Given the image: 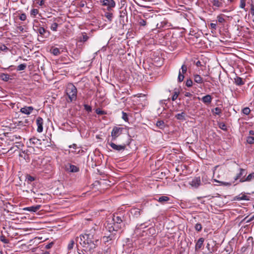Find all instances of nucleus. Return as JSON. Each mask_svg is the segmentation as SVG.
<instances>
[{
  "instance_id": "obj_57",
  "label": "nucleus",
  "mask_w": 254,
  "mask_h": 254,
  "mask_svg": "<svg viewBox=\"0 0 254 254\" xmlns=\"http://www.w3.org/2000/svg\"><path fill=\"white\" fill-rule=\"evenodd\" d=\"M53 245H54L53 242L50 243L45 246V248L46 249H51L53 247Z\"/></svg>"
},
{
  "instance_id": "obj_36",
  "label": "nucleus",
  "mask_w": 254,
  "mask_h": 254,
  "mask_svg": "<svg viewBox=\"0 0 254 254\" xmlns=\"http://www.w3.org/2000/svg\"><path fill=\"white\" fill-rule=\"evenodd\" d=\"M105 16L109 20V21H111L113 18V13L106 12L105 14Z\"/></svg>"
},
{
  "instance_id": "obj_54",
  "label": "nucleus",
  "mask_w": 254,
  "mask_h": 254,
  "mask_svg": "<svg viewBox=\"0 0 254 254\" xmlns=\"http://www.w3.org/2000/svg\"><path fill=\"white\" fill-rule=\"evenodd\" d=\"M18 148V146L17 145H14L11 147L7 152H9L10 151H11L12 152H14L17 150Z\"/></svg>"
},
{
  "instance_id": "obj_22",
  "label": "nucleus",
  "mask_w": 254,
  "mask_h": 254,
  "mask_svg": "<svg viewBox=\"0 0 254 254\" xmlns=\"http://www.w3.org/2000/svg\"><path fill=\"white\" fill-rule=\"evenodd\" d=\"M234 83L238 86H241L245 84L243 79L239 76H236L234 78Z\"/></svg>"
},
{
  "instance_id": "obj_37",
  "label": "nucleus",
  "mask_w": 254,
  "mask_h": 254,
  "mask_svg": "<svg viewBox=\"0 0 254 254\" xmlns=\"http://www.w3.org/2000/svg\"><path fill=\"white\" fill-rule=\"evenodd\" d=\"M58 26V24L57 22H54L52 24L51 26V29L53 31H56L57 30Z\"/></svg>"
},
{
  "instance_id": "obj_60",
  "label": "nucleus",
  "mask_w": 254,
  "mask_h": 254,
  "mask_svg": "<svg viewBox=\"0 0 254 254\" xmlns=\"http://www.w3.org/2000/svg\"><path fill=\"white\" fill-rule=\"evenodd\" d=\"M184 95L186 97H191L192 96V94L191 93H190V92H186L185 93Z\"/></svg>"
},
{
  "instance_id": "obj_1",
  "label": "nucleus",
  "mask_w": 254,
  "mask_h": 254,
  "mask_svg": "<svg viewBox=\"0 0 254 254\" xmlns=\"http://www.w3.org/2000/svg\"><path fill=\"white\" fill-rule=\"evenodd\" d=\"M65 92L69 100L68 102H71L76 100L77 90L72 83H69L67 84Z\"/></svg>"
},
{
  "instance_id": "obj_4",
  "label": "nucleus",
  "mask_w": 254,
  "mask_h": 254,
  "mask_svg": "<svg viewBox=\"0 0 254 254\" xmlns=\"http://www.w3.org/2000/svg\"><path fill=\"white\" fill-rule=\"evenodd\" d=\"M37 23H38L37 22ZM33 29L37 33H39L42 37H44L45 34L47 33V35H50V32L47 31L43 26H41L40 24H34L33 26Z\"/></svg>"
},
{
  "instance_id": "obj_55",
  "label": "nucleus",
  "mask_w": 254,
  "mask_h": 254,
  "mask_svg": "<svg viewBox=\"0 0 254 254\" xmlns=\"http://www.w3.org/2000/svg\"><path fill=\"white\" fill-rule=\"evenodd\" d=\"M178 95H179V93L177 92H175L174 93V94L172 96V100L173 101H175L177 99V98H178Z\"/></svg>"
},
{
  "instance_id": "obj_51",
  "label": "nucleus",
  "mask_w": 254,
  "mask_h": 254,
  "mask_svg": "<svg viewBox=\"0 0 254 254\" xmlns=\"http://www.w3.org/2000/svg\"><path fill=\"white\" fill-rule=\"evenodd\" d=\"M219 127L223 130H227V127L226 126L224 123H220L219 124Z\"/></svg>"
},
{
  "instance_id": "obj_28",
  "label": "nucleus",
  "mask_w": 254,
  "mask_h": 254,
  "mask_svg": "<svg viewBox=\"0 0 254 254\" xmlns=\"http://www.w3.org/2000/svg\"><path fill=\"white\" fill-rule=\"evenodd\" d=\"M0 77L4 81H7L10 79L9 75L4 73H2L0 74Z\"/></svg>"
},
{
  "instance_id": "obj_25",
  "label": "nucleus",
  "mask_w": 254,
  "mask_h": 254,
  "mask_svg": "<svg viewBox=\"0 0 254 254\" xmlns=\"http://www.w3.org/2000/svg\"><path fill=\"white\" fill-rule=\"evenodd\" d=\"M69 148H72L74 149V150H75L74 151H71L73 153L75 154H79L81 151L83 152V150L80 149H79L78 151L76 150V149H77V145L75 143H73L72 145H69Z\"/></svg>"
},
{
  "instance_id": "obj_41",
  "label": "nucleus",
  "mask_w": 254,
  "mask_h": 254,
  "mask_svg": "<svg viewBox=\"0 0 254 254\" xmlns=\"http://www.w3.org/2000/svg\"><path fill=\"white\" fill-rule=\"evenodd\" d=\"M248 216L245 217L242 221V222L245 221L247 223H250V222L252 221L253 220H254V215L252 216L250 219H247Z\"/></svg>"
},
{
  "instance_id": "obj_2",
  "label": "nucleus",
  "mask_w": 254,
  "mask_h": 254,
  "mask_svg": "<svg viewBox=\"0 0 254 254\" xmlns=\"http://www.w3.org/2000/svg\"><path fill=\"white\" fill-rule=\"evenodd\" d=\"M124 129L125 128L122 127L117 126L114 127L111 133V136L112 137L111 140H116L117 138L122 134Z\"/></svg>"
},
{
  "instance_id": "obj_3",
  "label": "nucleus",
  "mask_w": 254,
  "mask_h": 254,
  "mask_svg": "<svg viewBox=\"0 0 254 254\" xmlns=\"http://www.w3.org/2000/svg\"><path fill=\"white\" fill-rule=\"evenodd\" d=\"M123 218V216H119L118 214H114L113 215L112 221L116 223L117 226L115 227L116 229H122L124 226Z\"/></svg>"
},
{
  "instance_id": "obj_18",
  "label": "nucleus",
  "mask_w": 254,
  "mask_h": 254,
  "mask_svg": "<svg viewBox=\"0 0 254 254\" xmlns=\"http://www.w3.org/2000/svg\"><path fill=\"white\" fill-rule=\"evenodd\" d=\"M234 200H249L250 198L249 197L246 195L245 194L241 193L237 196H236L234 198Z\"/></svg>"
},
{
  "instance_id": "obj_29",
  "label": "nucleus",
  "mask_w": 254,
  "mask_h": 254,
  "mask_svg": "<svg viewBox=\"0 0 254 254\" xmlns=\"http://www.w3.org/2000/svg\"><path fill=\"white\" fill-rule=\"evenodd\" d=\"M25 178V181H27L28 184H30L35 180V178L34 177L28 174L26 175Z\"/></svg>"
},
{
  "instance_id": "obj_43",
  "label": "nucleus",
  "mask_w": 254,
  "mask_h": 254,
  "mask_svg": "<svg viewBox=\"0 0 254 254\" xmlns=\"http://www.w3.org/2000/svg\"><path fill=\"white\" fill-rule=\"evenodd\" d=\"M0 240L4 244H8L9 243L8 240L3 235L0 237Z\"/></svg>"
},
{
  "instance_id": "obj_32",
  "label": "nucleus",
  "mask_w": 254,
  "mask_h": 254,
  "mask_svg": "<svg viewBox=\"0 0 254 254\" xmlns=\"http://www.w3.org/2000/svg\"><path fill=\"white\" fill-rule=\"evenodd\" d=\"M9 139L10 141H14L20 139V137L19 135H12L9 136Z\"/></svg>"
},
{
  "instance_id": "obj_63",
  "label": "nucleus",
  "mask_w": 254,
  "mask_h": 254,
  "mask_svg": "<svg viewBox=\"0 0 254 254\" xmlns=\"http://www.w3.org/2000/svg\"><path fill=\"white\" fill-rule=\"evenodd\" d=\"M249 134L254 135V131L253 130H250L249 131Z\"/></svg>"
},
{
  "instance_id": "obj_61",
  "label": "nucleus",
  "mask_w": 254,
  "mask_h": 254,
  "mask_svg": "<svg viewBox=\"0 0 254 254\" xmlns=\"http://www.w3.org/2000/svg\"><path fill=\"white\" fill-rule=\"evenodd\" d=\"M210 26H211V28H212V29H216V24H215V23H211Z\"/></svg>"
},
{
  "instance_id": "obj_33",
  "label": "nucleus",
  "mask_w": 254,
  "mask_h": 254,
  "mask_svg": "<svg viewBox=\"0 0 254 254\" xmlns=\"http://www.w3.org/2000/svg\"><path fill=\"white\" fill-rule=\"evenodd\" d=\"M51 52L55 56H58L60 54V50L58 48H53Z\"/></svg>"
},
{
  "instance_id": "obj_9",
  "label": "nucleus",
  "mask_w": 254,
  "mask_h": 254,
  "mask_svg": "<svg viewBox=\"0 0 254 254\" xmlns=\"http://www.w3.org/2000/svg\"><path fill=\"white\" fill-rule=\"evenodd\" d=\"M27 144L28 147H33L34 146L38 147L41 144V140L38 139L37 138L33 137L29 139V141L28 142H27Z\"/></svg>"
},
{
  "instance_id": "obj_15",
  "label": "nucleus",
  "mask_w": 254,
  "mask_h": 254,
  "mask_svg": "<svg viewBox=\"0 0 254 254\" xmlns=\"http://www.w3.org/2000/svg\"><path fill=\"white\" fill-rule=\"evenodd\" d=\"M254 179V173L250 174L247 177L244 176L239 181L240 183H243L245 182H250Z\"/></svg>"
},
{
  "instance_id": "obj_52",
  "label": "nucleus",
  "mask_w": 254,
  "mask_h": 254,
  "mask_svg": "<svg viewBox=\"0 0 254 254\" xmlns=\"http://www.w3.org/2000/svg\"><path fill=\"white\" fill-rule=\"evenodd\" d=\"M139 24L140 26H144L146 25V21L144 19H140L139 21Z\"/></svg>"
},
{
  "instance_id": "obj_40",
  "label": "nucleus",
  "mask_w": 254,
  "mask_h": 254,
  "mask_svg": "<svg viewBox=\"0 0 254 254\" xmlns=\"http://www.w3.org/2000/svg\"><path fill=\"white\" fill-rule=\"evenodd\" d=\"M250 112L251 110L249 107H245L242 110V113L246 115H248Z\"/></svg>"
},
{
  "instance_id": "obj_56",
  "label": "nucleus",
  "mask_w": 254,
  "mask_h": 254,
  "mask_svg": "<svg viewBox=\"0 0 254 254\" xmlns=\"http://www.w3.org/2000/svg\"><path fill=\"white\" fill-rule=\"evenodd\" d=\"M246 5V0H241L240 7L244 8Z\"/></svg>"
},
{
  "instance_id": "obj_62",
  "label": "nucleus",
  "mask_w": 254,
  "mask_h": 254,
  "mask_svg": "<svg viewBox=\"0 0 254 254\" xmlns=\"http://www.w3.org/2000/svg\"><path fill=\"white\" fill-rule=\"evenodd\" d=\"M18 29L20 31L22 32L24 30V28L22 26H20L17 27Z\"/></svg>"
},
{
  "instance_id": "obj_17",
  "label": "nucleus",
  "mask_w": 254,
  "mask_h": 254,
  "mask_svg": "<svg viewBox=\"0 0 254 254\" xmlns=\"http://www.w3.org/2000/svg\"><path fill=\"white\" fill-rule=\"evenodd\" d=\"M41 208L40 205H36L35 206H32L30 207H25L23 209L24 210H27L31 212H36L40 209Z\"/></svg>"
},
{
  "instance_id": "obj_34",
  "label": "nucleus",
  "mask_w": 254,
  "mask_h": 254,
  "mask_svg": "<svg viewBox=\"0 0 254 254\" xmlns=\"http://www.w3.org/2000/svg\"><path fill=\"white\" fill-rule=\"evenodd\" d=\"M39 13V10L37 9H32L30 11V15L33 16L35 17L38 13Z\"/></svg>"
},
{
  "instance_id": "obj_35",
  "label": "nucleus",
  "mask_w": 254,
  "mask_h": 254,
  "mask_svg": "<svg viewBox=\"0 0 254 254\" xmlns=\"http://www.w3.org/2000/svg\"><path fill=\"white\" fill-rule=\"evenodd\" d=\"M195 230L197 232H200L202 230V226L200 223H196L194 226Z\"/></svg>"
},
{
  "instance_id": "obj_50",
  "label": "nucleus",
  "mask_w": 254,
  "mask_h": 254,
  "mask_svg": "<svg viewBox=\"0 0 254 254\" xmlns=\"http://www.w3.org/2000/svg\"><path fill=\"white\" fill-rule=\"evenodd\" d=\"M84 109L87 111L88 112H91L92 111V108L91 106L87 105V104H85L84 105Z\"/></svg>"
},
{
  "instance_id": "obj_6",
  "label": "nucleus",
  "mask_w": 254,
  "mask_h": 254,
  "mask_svg": "<svg viewBox=\"0 0 254 254\" xmlns=\"http://www.w3.org/2000/svg\"><path fill=\"white\" fill-rule=\"evenodd\" d=\"M102 5L107 6L108 11H111L116 6V2L114 0H101Z\"/></svg>"
},
{
  "instance_id": "obj_14",
  "label": "nucleus",
  "mask_w": 254,
  "mask_h": 254,
  "mask_svg": "<svg viewBox=\"0 0 254 254\" xmlns=\"http://www.w3.org/2000/svg\"><path fill=\"white\" fill-rule=\"evenodd\" d=\"M33 110L34 108L32 106H25L20 109V112L26 115H29L32 113Z\"/></svg>"
},
{
  "instance_id": "obj_13",
  "label": "nucleus",
  "mask_w": 254,
  "mask_h": 254,
  "mask_svg": "<svg viewBox=\"0 0 254 254\" xmlns=\"http://www.w3.org/2000/svg\"><path fill=\"white\" fill-rule=\"evenodd\" d=\"M247 174V172L245 169L240 168L239 169V173H238L235 177L234 178V180L235 181H237L239 179V181L241 180V178L243 177L244 176L245 177V176Z\"/></svg>"
},
{
  "instance_id": "obj_44",
  "label": "nucleus",
  "mask_w": 254,
  "mask_h": 254,
  "mask_svg": "<svg viewBox=\"0 0 254 254\" xmlns=\"http://www.w3.org/2000/svg\"><path fill=\"white\" fill-rule=\"evenodd\" d=\"M193 82L191 79H188L186 82V85L188 87H190L192 86Z\"/></svg>"
},
{
  "instance_id": "obj_48",
  "label": "nucleus",
  "mask_w": 254,
  "mask_h": 254,
  "mask_svg": "<svg viewBox=\"0 0 254 254\" xmlns=\"http://www.w3.org/2000/svg\"><path fill=\"white\" fill-rule=\"evenodd\" d=\"M122 119L126 122H127L128 121V116H127V114L124 112H122Z\"/></svg>"
},
{
  "instance_id": "obj_12",
  "label": "nucleus",
  "mask_w": 254,
  "mask_h": 254,
  "mask_svg": "<svg viewBox=\"0 0 254 254\" xmlns=\"http://www.w3.org/2000/svg\"><path fill=\"white\" fill-rule=\"evenodd\" d=\"M190 184L193 187L198 188L201 184V180L199 177H195L190 182Z\"/></svg>"
},
{
  "instance_id": "obj_24",
  "label": "nucleus",
  "mask_w": 254,
  "mask_h": 254,
  "mask_svg": "<svg viewBox=\"0 0 254 254\" xmlns=\"http://www.w3.org/2000/svg\"><path fill=\"white\" fill-rule=\"evenodd\" d=\"M186 113L185 112H182L181 113L177 114L175 116V118L179 120L185 121Z\"/></svg>"
},
{
  "instance_id": "obj_26",
  "label": "nucleus",
  "mask_w": 254,
  "mask_h": 254,
  "mask_svg": "<svg viewBox=\"0 0 254 254\" xmlns=\"http://www.w3.org/2000/svg\"><path fill=\"white\" fill-rule=\"evenodd\" d=\"M70 172L72 173L78 172L79 171V168L73 165H70L68 169Z\"/></svg>"
},
{
  "instance_id": "obj_58",
  "label": "nucleus",
  "mask_w": 254,
  "mask_h": 254,
  "mask_svg": "<svg viewBox=\"0 0 254 254\" xmlns=\"http://www.w3.org/2000/svg\"><path fill=\"white\" fill-rule=\"evenodd\" d=\"M37 3L40 6H42L45 4V0H38L37 1Z\"/></svg>"
},
{
  "instance_id": "obj_8",
  "label": "nucleus",
  "mask_w": 254,
  "mask_h": 254,
  "mask_svg": "<svg viewBox=\"0 0 254 254\" xmlns=\"http://www.w3.org/2000/svg\"><path fill=\"white\" fill-rule=\"evenodd\" d=\"M117 226V224L115 222L111 221V222H108L106 226V229L110 233H115L121 229H116L115 227Z\"/></svg>"
},
{
  "instance_id": "obj_46",
  "label": "nucleus",
  "mask_w": 254,
  "mask_h": 254,
  "mask_svg": "<svg viewBox=\"0 0 254 254\" xmlns=\"http://www.w3.org/2000/svg\"><path fill=\"white\" fill-rule=\"evenodd\" d=\"M96 113L97 114L100 115H105L106 114L104 111L101 110L99 108H98L96 110Z\"/></svg>"
},
{
  "instance_id": "obj_49",
  "label": "nucleus",
  "mask_w": 254,
  "mask_h": 254,
  "mask_svg": "<svg viewBox=\"0 0 254 254\" xmlns=\"http://www.w3.org/2000/svg\"><path fill=\"white\" fill-rule=\"evenodd\" d=\"M217 20L219 23H223L225 22V19L221 15H219L217 16Z\"/></svg>"
},
{
  "instance_id": "obj_23",
  "label": "nucleus",
  "mask_w": 254,
  "mask_h": 254,
  "mask_svg": "<svg viewBox=\"0 0 254 254\" xmlns=\"http://www.w3.org/2000/svg\"><path fill=\"white\" fill-rule=\"evenodd\" d=\"M193 79L194 82L198 84H201L203 83L202 78L200 76V75L197 74H194L193 75Z\"/></svg>"
},
{
  "instance_id": "obj_42",
  "label": "nucleus",
  "mask_w": 254,
  "mask_h": 254,
  "mask_svg": "<svg viewBox=\"0 0 254 254\" xmlns=\"http://www.w3.org/2000/svg\"><path fill=\"white\" fill-rule=\"evenodd\" d=\"M247 141L249 144H252L254 143V137L251 136L247 137Z\"/></svg>"
},
{
  "instance_id": "obj_19",
  "label": "nucleus",
  "mask_w": 254,
  "mask_h": 254,
  "mask_svg": "<svg viewBox=\"0 0 254 254\" xmlns=\"http://www.w3.org/2000/svg\"><path fill=\"white\" fill-rule=\"evenodd\" d=\"M130 213L134 217L138 218L140 215L141 210L138 208H133L130 210Z\"/></svg>"
},
{
  "instance_id": "obj_59",
  "label": "nucleus",
  "mask_w": 254,
  "mask_h": 254,
  "mask_svg": "<svg viewBox=\"0 0 254 254\" xmlns=\"http://www.w3.org/2000/svg\"><path fill=\"white\" fill-rule=\"evenodd\" d=\"M251 13L252 15H254V5L253 4H251Z\"/></svg>"
},
{
  "instance_id": "obj_38",
  "label": "nucleus",
  "mask_w": 254,
  "mask_h": 254,
  "mask_svg": "<svg viewBox=\"0 0 254 254\" xmlns=\"http://www.w3.org/2000/svg\"><path fill=\"white\" fill-rule=\"evenodd\" d=\"M26 67V64H19L17 68V70H24Z\"/></svg>"
},
{
  "instance_id": "obj_10",
  "label": "nucleus",
  "mask_w": 254,
  "mask_h": 254,
  "mask_svg": "<svg viewBox=\"0 0 254 254\" xmlns=\"http://www.w3.org/2000/svg\"><path fill=\"white\" fill-rule=\"evenodd\" d=\"M44 121L42 118L40 117H37L36 119V124L37 126V132L40 133L42 132L43 130V125Z\"/></svg>"
},
{
  "instance_id": "obj_53",
  "label": "nucleus",
  "mask_w": 254,
  "mask_h": 254,
  "mask_svg": "<svg viewBox=\"0 0 254 254\" xmlns=\"http://www.w3.org/2000/svg\"><path fill=\"white\" fill-rule=\"evenodd\" d=\"M26 14L25 13H22L20 16H19V19L21 20V21H24L26 19Z\"/></svg>"
},
{
  "instance_id": "obj_7",
  "label": "nucleus",
  "mask_w": 254,
  "mask_h": 254,
  "mask_svg": "<svg viewBox=\"0 0 254 254\" xmlns=\"http://www.w3.org/2000/svg\"><path fill=\"white\" fill-rule=\"evenodd\" d=\"M114 141H112L111 142L109 141V140L107 141V143L111 146V147L114 150L117 151H124L126 148V144L123 145H117L113 142Z\"/></svg>"
},
{
  "instance_id": "obj_11",
  "label": "nucleus",
  "mask_w": 254,
  "mask_h": 254,
  "mask_svg": "<svg viewBox=\"0 0 254 254\" xmlns=\"http://www.w3.org/2000/svg\"><path fill=\"white\" fill-rule=\"evenodd\" d=\"M198 99L201 100L204 104L209 105L211 103L213 98L211 95L207 94L202 97L201 99L198 97Z\"/></svg>"
},
{
  "instance_id": "obj_39",
  "label": "nucleus",
  "mask_w": 254,
  "mask_h": 254,
  "mask_svg": "<svg viewBox=\"0 0 254 254\" xmlns=\"http://www.w3.org/2000/svg\"><path fill=\"white\" fill-rule=\"evenodd\" d=\"M221 109L219 108V107H216L213 110V114L214 115H220L221 113Z\"/></svg>"
},
{
  "instance_id": "obj_30",
  "label": "nucleus",
  "mask_w": 254,
  "mask_h": 254,
  "mask_svg": "<svg viewBox=\"0 0 254 254\" xmlns=\"http://www.w3.org/2000/svg\"><path fill=\"white\" fill-rule=\"evenodd\" d=\"M74 245H75L74 241L73 240H70L69 242V244L67 245V249H68V251L73 249V248L74 246Z\"/></svg>"
},
{
  "instance_id": "obj_20",
  "label": "nucleus",
  "mask_w": 254,
  "mask_h": 254,
  "mask_svg": "<svg viewBox=\"0 0 254 254\" xmlns=\"http://www.w3.org/2000/svg\"><path fill=\"white\" fill-rule=\"evenodd\" d=\"M204 241V239L203 238H200L197 240V241L196 243V245H195V251H197L198 250H199L201 248V247L203 245Z\"/></svg>"
},
{
  "instance_id": "obj_5",
  "label": "nucleus",
  "mask_w": 254,
  "mask_h": 254,
  "mask_svg": "<svg viewBox=\"0 0 254 254\" xmlns=\"http://www.w3.org/2000/svg\"><path fill=\"white\" fill-rule=\"evenodd\" d=\"M187 65L185 64H183L179 71V74L177 78L178 82H182L184 80L185 78L184 74L187 73Z\"/></svg>"
},
{
  "instance_id": "obj_45",
  "label": "nucleus",
  "mask_w": 254,
  "mask_h": 254,
  "mask_svg": "<svg viewBox=\"0 0 254 254\" xmlns=\"http://www.w3.org/2000/svg\"><path fill=\"white\" fill-rule=\"evenodd\" d=\"M0 50L2 51L7 52L8 50V48L4 44L0 45Z\"/></svg>"
},
{
  "instance_id": "obj_21",
  "label": "nucleus",
  "mask_w": 254,
  "mask_h": 254,
  "mask_svg": "<svg viewBox=\"0 0 254 254\" xmlns=\"http://www.w3.org/2000/svg\"><path fill=\"white\" fill-rule=\"evenodd\" d=\"M213 6L216 7H220L223 5L222 0H210Z\"/></svg>"
},
{
  "instance_id": "obj_64",
  "label": "nucleus",
  "mask_w": 254,
  "mask_h": 254,
  "mask_svg": "<svg viewBox=\"0 0 254 254\" xmlns=\"http://www.w3.org/2000/svg\"><path fill=\"white\" fill-rule=\"evenodd\" d=\"M196 65L197 66H201V62L198 61L196 62Z\"/></svg>"
},
{
  "instance_id": "obj_16",
  "label": "nucleus",
  "mask_w": 254,
  "mask_h": 254,
  "mask_svg": "<svg viewBox=\"0 0 254 254\" xmlns=\"http://www.w3.org/2000/svg\"><path fill=\"white\" fill-rule=\"evenodd\" d=\"M116 238V237L115 233H110L109 235L104 236L103 237V240L105 243H106L113 239H115Z\"/></svg>"
},
{
  "instance_id": "obj_31",
  "label": "nucleus",
  "mask_w": 254,
  "mask_h": 254,
  "mask_svg": "<svg viewBox=\"0 0 254 254\" xmlns=\"http://www.w3.org/2000/svg\"><path fill=\"white\" fill-rule=\"evenodd\" d=\"M169 200V198L166 196H162L159 197L158 201L160 202L167 201Z\"/></svg>"
},
{
  "instance_id": "obj_47",
  "label": "nucleus",
  "mask_w": 254,
  "mask_h": 254,
  "mask_svg": "<svg viewBox=\"0 0 254 254\" xmlns=\"http://www.w3.org/2000/svg\"><path fill=\"white\" fill-rule=\"evenodd\" d=\"M89 39V37L86 35H83L82 37L81 38L80 41L85 42L87 41V40Z\"/></svg>"
},
{
  "instance_id": "obj_27",
  "label": "nucleus",
  "mask_w": 254,
  "mask_h": 254,
  "mask_svg": "<svg viewBox=\"0 0 254 254\" xmlns=\"http://www.w3.org/2000/svg\"><path fill=\"white\" fill-rule=\"evenodd\" d=\"M156 125L160 129H164L165 127V124L163 121L160 120L158 121L156 124Z\"/></svg>"
}]
</instances>
